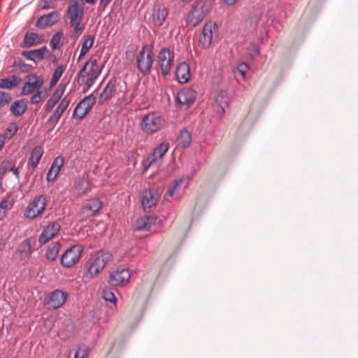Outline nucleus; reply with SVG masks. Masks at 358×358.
<instances>
[{"instance_id":"obj_1","label":"nucleus","mask_w":358,"mask_h":358,"mask_svg":"<svg viewBox=\"0 0 358 358\" xmlns=\"http://www.w3.org/2000/svg\"><path fill=\"white\" fill-rule=\"evenodd\" d=\"M101 68L98 65L96 59L91 58L85 63L78 73V79H82L85 85L90 87L98 78L101 73Z\"/></svg>"},{"instance_id":"obj_2","label":"nucleus","mask_w":358,"mask_h":358,"mask_svg":"<svg viewBox=\"0 0 358 358\" xmlns=\"http://www.w3.org/2000/svg\"><path fill=\"white\" fill-rule=\"evenodd\" d=\"M47 206V196L41 194L30 201L23 212V216L27 220H34L41 215Z\"/></svg>"},{"instance_id":"obj_3","label":"nucleus","mask_w":358,"mask_h":358,"mask_svg":"<svg viewBox=\"0 0 358 358\" xmlns=\"http://www.w3.org/2000/svg\"><path fill=\"white\" fill-rule=\"evenodd\" d=\"M111 258L112 255L108 252L101 251L97 252L89 265L88 269L85 273V277L89 279L94 278L105 268Z\"/></svg>"},{"instance_id":"obj_4","label":"nucleus","mask_w":358,"mask_h":358,"mask_svg":"<svg viewBox=\"0 0 358 358\" xmlns=\"http://www.w3.org/2000/svg\"><path fill=\"white\" fill-rule=\"evenodd\" d=\"M210 4L208 0H199L187 16V22L195 27L199 24L208 14Z\"/></svg>"},{"instance_id":"obj_5","label":"nucleus","mask_w":358,"mask_h":358,"mask_svg":"<svg viewBox=\"0 0 358 358\" xmlns=\"http://www.w3.org/2000/svg\"><path fill=\"white\" fill-rule=\"evenodd\" d=\"M165 119L156 113L145 115L141 121L142 130L147 134H153L161 130L165 125Z\"/></svg>"},{"instance_id":"obj_6","label":"nucleus","mask_w":358,"mask_h":358,"mask_svg":"<svg viewBox=\"0 0 358 358\" xmlns=\"http://www.w3.org/2000/svg\"><path fill=\"white\" fill-rule=\"evenodd\" d=\"M138 69L143 74H148L153 64V52L152 48L145 45L141 50L136 57Z\"/></svg>"},{"instance_id":"obj_7","label":"nucleus","mask_w":358,"mask_h":358,"mask_svg":"<svg viewBox=\"0 0 358 358\" xmlns=\"http://www.w3.org/2000/svg\"><path fill=\"white\" fill-rule=\"evenodd\" d=\"M157 59L163 75L169 74L174 65L173 52L166 48H162L158 54Z\"/></svg>"},{"instance_id":"obj_8","label":"nucleus","mask_w":358,"mask_h":358,"mask_svg":"<svg viewBox=\"0 0 358 358\" xmlns=\"http://www.w3.org/2000/svg\"><path fill=\"white\" fill-rule=\"evenodd\" d=\"M27 82L24 84L21 94L26 96L41 90L44 84V78L36 74H30L27 77Z\"/></svg>"},{"instance_id":"obj_9","label":"nucleus","mask_w":358,"mask_h":358,"mask_svg":"<svg viewBox=\"0 0 358 358\" xmlns=\"http://www.w3.org/2000/svg\"><path fill=\"white\" fill-rule=\"evenodd\" d=\"M83 248L80 245H75L68 248L62 256V264L66 268L74 266L80 259Z\"/></svg>"},{"instance_id":"obj_10","label":"nucleus","mask_w":358,"mask_h":358,"mask_svg":"<svg viewBox=\"0 0 358 358\" xmlns=\"http://www.w3.org/2000/svg\"><path fill=\"white\" fill-rule=\"evenodd\" d=\"M217 34V27L215 23L210 21L205 24L202 35L199 38V43L204 48L210 47L213 39Z\"/></svg>"},{"instance_id":"obj_11","label":"nucleus","mask_w":358,"mask_h":358,"mask_svg":"<svg viewBox=\"0 0 358 358\" xmlns=\"http://www.w3.org/2000/svg\"><path fill=\"white\" fill-rule=\"evenodd\" d=\"M170 147L169 143L164 141L156 147L152 154L149 156L144 164V169L147 170L150 166L158 164Z\"/></svg>"},{"instance_id":"obj_12","label":"nucleus","mask_w":358,"mask_h":358,"mask_svg":"<svg viewBox=\"0 0 358 358\" xmlns=\"http://www.w3.org/2000/svg\"><path fill=\"white\" fill-rule=\"evenodd\" d=\"M94 102L95 97L92 94L84 97L76 106L73 111V117L80 120L84 118L94 104Z\"/></svg>"},{"instance_id":"obj_13","label":"nucleus","mask_w":358,"mask_h":358,"mask_svg":"<svg viewBox=\"0 0 358 358\" xmlns=\"http://www.w3.org/2000/svg\"><path fill=\"white\" fill-rule=\"evenodd\" d=\"M160 195L161 192L155 189L143 190L141 193V201L143 209L147 210L155 206Z\"/></svg>"},{"instance_id":"obj_14","label":"nucleus","mask_w":358,"mask_h":358,"mask_svg":"<svg viewBox=\"0 0 358 358\" xmlns=\"http://www.w3.org/2000/svg\"><path fill=\"white\" fill-rule=\"evenodd\" d=\"M71 101V97L69 94L65 95L59 103L57 108L53 111L48 120V123L52 127H55L63 115L65 110L68 108Z\"/></svg>"},{"instance_id":"obj_15","label":"nucleus","mask_w":358,"mask_h":358,"mask_svg":"<svg viewBox=\"0 0 358 358\" xmlns=\"http://www.w3.org/2000/svg\"><path fill=\"white\" fill-rule=\"evenodd\" d=\"M101 201L97 198H92L84 201L80 210V214L83 218L94 216L101 208Z\"/></svg>"},{"instance_id":"obj_16","label":"nucleus","mask_w":358,"mask_h":358,"mask_svg":"<svg viewBox=\"0 0 358 358\" xmlns=\"http://www.w3.org/2000/svg\"><path fill=\"white\" fill-rule=\"evenodd\" d=\"M122 87L123 85L120 82L110 80L101 93L100 100L104 101L117 95L122 92Z\"/></svg>"},{"instance_id":"obj_17","label":"nucleus","mask_w":358,"mask_h":358,"mask_svg":"<svg viewBox=\"0 0 358 358\" xmlns=\"http://www.w3.org/2000/svg\"><path fill=\"white\" fill-rule=\"evenodd\" d=\"M60 224L57 222H52L48 224L39 236L38 241L41 244H45L53 238L60 230Z\"/></svg>"},{"instance_id":"obj_18","label":"nucleus","mask_w":358,"mask_h":358,"mask_svg":"<svg viewBox=\"0 0 358 358\" xmlns=\"http://www.w3.org/2000/svg\"><path fill=\"white\" fill-rule=\"evenodd\" d=\"M131 278L130 271L127 268H118L110 273V283L120 286L127 283Z\"/></svg>"},{"instance_id":"obj_19","label":"nucleus","mask_w":358,"mask_h":358,"mask_svg":"<svg viewBox=\"0 0 358 358\" xmlns=\"http://www.w3.org/2000/svg\"><path fill=\"white\" fill-rule=\"evenodd\" d=\"M196 95V93L194 90L184 88L178 93L177 101L185 108H188L194 102Z\"/></svg>"},{"instance_id":"obj_20","label":"nucleus","mask_w":358,"mask_h":358,"mask_svg":"<svg viewBox=\"0 0 358 358\" xmlns=\"http://www.w3.org/2000/svg\"><path fill=\"white\" fill-rule=\"evenodd\" d=\"M66 299V294L65 292L61 290H55L49 295L48 305L49 308H58L63 305Z\"/></svg>"},{"instance_id":"obj_21","label":"nucleus","mask_w":358,"mask_h":358,"mask_svg":"<svg viewBox=\"0 0 358 358\" xmlns=\"http://www.w3.org/2000/svg\"><path fill=\"white\" fill-rule=\"evenodd\" d=\"M82 0H71L68 8V16L70 20L83 19L84 11L80 5Z\"/></svg>"},{"instance_id":"obj_22","label":"nucleus","mask_w":358,"mask_h":358,"mask_svg":"<svg viewBox=\"0 0 358 358\" xmlns=\"http://www.w3.org/2000/svg\"><path fill=\"white\" fill-rule=\"evenodd\" d=\"M64 159L62 156H58L53 161L50 169L47 173V180L48 182L54 181L59 175L62 167L64 166Z\"/></svg>"},{"instance_id":"obj_23","label":"nucleus","mask_w":358,"mask_h":358,"mask_svg":"<svg viewBox=\"0 0 358 358\" xmlns=\"http://www.w3.org/2000/svg\"><path fill=\"white\" fill-rule=\"evenodd\" d=\"M157 217L152 215L141 217L135 223V231H149L155 224Z\"/></svg>"},{"instance_id":"obj_24","label":"nucleus","mask_w":358,"mask_h":358,"mask_svg":"<svg viewBox=\"0 0 358 358\" xmlns=\"http://www.w3.org/2000/svg\"><path fill=\"white\" fill-rule=\"evenodd\" d=\"M59 17L58 13L52 12L38 18L36 21V25L41 29L50 27L56 24L59 20Z\"/></svg>"},{"instance_id":"obj_25","label":"nucleus","mask_w":358,"mask_h":358,"mask_svg":"<svg viewBox=\"0 0 358 358\" xmlns=\"http://www.w3.org/2000/svg\"><path fill=\"white\" fill-rule=\"evenodd\" d=\"M49 54V50L46 46H43L41 48L24 51L22 52V55L24 56L27 59L35 61L42 60L45 58Z\"/></svg>"},{"instance_id":"obj_26","label":"nucleus","mask_w":358,"mask_h":358,"mask_svg":"<svg viewBox=\"0 0 358 358\" xmlns=\"http://www.w3.org/2000/svg\"><path fill=\"white\" fill-rule=\"evenodd\" d=\"M176 76L179 83H186L190 78L189 65L185 62L180 63L177 66Z\"/></svg>"},{"instance_id":"obj_27","label":"nucleus","mask_w":358,"mask_h":358,"mask_svg":"<svg viewBox=\"0 0 358 358\" xmlns=\"http://www.w3.org/2000/svg\"><path fill=\"white\" fill-rule=\"evenodd\" d=\"M168 15V11L165 6L159 5L153 14V23L156 26H162Z\"/></svg>"},{"instance_id":"obj_28","label":"nucleus","mask_w":358,"mask_h":358,"mask_svg":"<svg viewBox=\"0 0 358 358\" xmlns=\"http://www.w3.org/2000/svg\"><path fill=\"white\" fill-rule=\"evenodd\" d=\"M10 111L16 117L22 115L27 109V104L24 99L15 101L10 105Z\"/></svg>"},{"instance_id":"obj_29","label":"nucleus","mask_w":358,"mask_h":358,"mask_svg":"<svg viewBox=\"0 0 358 358\" xmlns=\"http://www.w3.org/2000/svg\"><path fill=\"white\" fill-rule=\"evenodd\" d=\"M74 189L78 195H83L88 191L89 183L84 177H78L75 180Z\"/></svg>"},{"instance_id":"obj_30","label":"nucleus","mask_w":358,"mask_h":358,"mask_svg":"<svg viewBox=\"0 0 358 358\" xmlns=\"http://www.w3.org/2000/svg\"><path fill=\"white\" fill-rule=\"evenodd\" d=\"M21 81V78L16 76L5 78L0 81V88L2 89H13L17 86Z\"/></svg>"},{"instance_id":"obj_31","label":"nucleus","mask_w":358,"mask_h":358,"mask_svg":"<svg viewBox=\"0 0 358 358\" xmlns=\"http://www.w3.org/2000/svg\"><path fill=\"white\" fill-rule=\"evenodd\" d=\"M230 101L229 94L227 91L222 90L219 92L216 98V103L220 107L222 113H224L225 108Z\"/></svg>"},{"instance_id":"obj_32","label":"nucleus","mask_w":358,"mask_h":358,"mask_svg":"<svg viewBox=\"0 0 358 358\" xmlns=\"http://www.w3.org/2000/svg\"><path fill=\"white\" fill-rule=\"evenodd\" d=\"M192 141L191 134L186 129L182 130L178 137V146L186 148L189 146Z\"/></svg>"},{"instance_id":"obj_33","label":"nucleus","mask_w":358,"mask_h":358,"mask_svg":"<svg viewBox=\"0 0 358 358\" xmlns=\"http://www.w3.org/2000/svg\"><path fill=\"white\" fill-rule=\"evenodd\" d=\"M41 37L36 33H27L24 36V43L25 47H31L41 42Z\"/></svg>"},{"instance_id":"obj_34","label":"nucleus","mask_w":358,"mask_h":358,"mask_svg":"<svg viewBox=\"0 0 358 358\" xmlns=\"http://www.w3.org/2000/svg\"><path fill=\"white\" fill-rule=\"evenodd\" d=\"M43 149L40 146L34 148L31 152V157L29 158V164L32 167H36L39 163L41 157L43 155Z\"/></svg>"},{"instance_id":"obj_35","label":"nucleus","mask_w":358,"mask_h":358,"mask_svg":"<svg viewBox=\"0 0 358 358\" xmlns=\"http://www.w3.org/2000/svg\"><path fill=\"white\" fill-rule=\"evenodd\" d=\"M60 244L58 242H54L49 245L47 252L46 257L50 260H55L57 255L60 250Z\"/></svg>"},{"instance_id":"obj_36","label":"nucleus","mask_w":358,"mask_h":358,"mask_svg":"<svg viewBox=\"0 0 358 358\" xmlns=\"http://www.w3.org/2000/svg\"><path fill=\"white\" fill-rule=\"evenodd\" d=\"M13 202L11 199H3L0 203V221L7 215L8 211L12 208Z\"/></svg>"},{"instance_id":"obj_37","label":"nucleus","mask_w":358,"mask_h":358,"mask_svg":"<svg viewBox=\"0 0 358 358\" xmlns=\"http://www.w3.org/2000/svg\"><path fill=\"white\" fill-rule=\"evenodd\" d=\"M83 19L70 20L71 27L73 29V35L79 36L85 28V24L82 23Z\"/></svg>"},{"instance_id":"obj_38","label":"nucleus","mask_w":358,"mask_h":358,"mask_svg":"<svg viewBox=\"0 0 358 358\" xmlns=\"http://www.w3.org/2000/svg\"><path fill=\"white\" fill-rule=\"evenodd\" d=\"M66 69L65 66L59 65L55 70L52 78L50 82V87L52 88L56 85L62 76L63 75L64 71Z\"/></svg>"},{"instance_id":"obj_39","label":"nucleus","mask_w":358,"mask_h":358,"mask_svg":"<svg viewBox=\"0 0 358 358\" xmlns=\"http://www.w3.org/2000/svg\"><path fill=\"white\" fill-rule=\"evenodd\" d=\"M65 89H66V85H59L57 87L55 91L52 93V94L50 96L49 99L51 100L56 105V103L62 97V96L64 93Z\"/></svg>"},{"instance_id":"obj_40","label":"nucleus","mask_w":358,"mask_h":358,"mask_svg":"<svg viewBox=\"0 0 358 358\" xmlns=\"http://www.w3.org/2000/svg\"><path fill=\"white\" fill-rule=\"evenodd\" d=\"M65 89H66V85H59L57 87L55 91L52 93V94L50 96L49 99L51 100L56 105V103L62 97V96L64 93Z\"/></svg>"},{"instance_id":"obj_41","label":"nucleus","mask_w":358,"mask_h":358,"mask_svg":"<svg viewBox=\"0 0 358 358\" xmlns=\"http://www.w3.org/2000/svg\"><path fill=\"white\" fill-rule=\"evenodd\" d=\"M94 41V37L92 35H87L85 37V40L82 44V53L87 54L90 49L92 47Z\"/></svg>"},{"instance_id":"obj_42","label":"nucleus","mask_w":358,"mask_h":358,"mask_svg":"<svg viewBox=\"0 0 358 358\" xmlns=\"http://www.w3.org/2000/svg\"><path fill=\"white\" fill-rule=\"evenodd\" d=\"M102 297L106 301L111 302L116 306L117 299L115 294L110 289H105L103 291Z\"/></svg>"},{"instance_id":"obj_43","label":"nucleus","mask_w":358,"mask_h":358,"mask_svg":"<svg viewBox=\"0 0 358 358\" xmlns=\"http://www.w3.org/2000/svg\"><path fill=\"white\" fill-rule=\"evenodd\" d=\"M182 181H183V178H179L175 181V183L173 186L170 187V188L168 190L167 194L165 195V199L167 201L169 200V196L171 197L175 194L176 191L180 186Z\"/></svg>"},{"instance_id":"obj_44","label":"nucleus","mask_w":358,"mask_h":358,"mask_svg":"<svg viewBox=\"0 0 358 358\" xmlns=\"http://www.w3.org/2000/svg\"><path fill=\"white\" fill-rule=\"evenodd\" d=\"M62 36H63L62 33L59 32V31L55 33L53 35V36L50 41V45L53 50H56L59 48V45L60 43Z\"/></svg>"},{"instance_id":"obj_45","label":"nucleus","mask_w":358,"mask_h":358,"mask_svg":"<svg viewBox=\"0 0 358 358\" xmlns=\"http://www.w3.org/2000/svg\"><path fill=\"white\" fill-rule=\"evenodd\" d=\"M13 164L10 161L3 162L0 166V176L3 177L8 171L12 169Z\"/></svg>"},{"instance_id":"obj_46","label":"nucleus","mask_w":358,"mask_h":358,"mask_svg":"<svg viewBox=\"0 0 358 358\" xmlns=\"http://www.w3.org/2000/svg\"><path fill=\"white\" fill-rule=\"evenodd\" d=\"M44 99V96L43 95L42 90H38V92H34L30 99V103L31 104H36L40 102H41Z\"/></svg>"},{"instance_id":"obj_47","label":"nucleus","mask_w":358,"mask_h":358,"mask_svg":"<svg viewBox=\"0 0 358 358\" xmlns=\"http://www.w3.org/2000/svg\"><path fill=\"white\" fill-rule=\"evenodd\" d=\"M17 129L18 127L15 122L10 123L6 129V136L11 138L17 133Z\"/></svg>"},{"instance_id":"obj_48","label":"nucleus","mask_w":358,"mask_h":358,"mask_svg":"<svg viewBox=\"0 0 358 358\" xmlns=\"http://www.w3.org/2000/svg\"><path fill=\"white\" fill-rule=\"evenodd\" d=\"M31 250L30 242L28 240H25L21 243L19 246V251L21 253H29Z\"/></svg>"},{"instance_id":"obj_49","label":"nucleus","mask_w":358,"mask_h":358,"mask_svg":"<svg viewBox=\"0 0 358 358\" xmlns=\"http://www.w3.org/2000/svg\"><path fill=\"white\" fill-rule=\"evenodd\" d=\"M74 358H87V351L85 346L80 347L75 353Z\"/></svg>"},{"instance_id":"obj_50","label":"nucleus","mask_w":358,"mask_h":358,"mask_svg":"<svg viewBox=\"0 0 358 358\" xmlns=\"http://www.w3.org/2000/svg\"><path fill=\"white\" fill-rule=\"evenodd\" d=\"M248 69V65L244 62L240 63L237 66V71L243 76V78H245Z\"/></svg>"},{"instance_id":"obj_51","label":"nucleus","mask_w":358,"mask_h":358,"mask_svg":"<svg viewBox=\"0 0 358 358\" xmlns=\"http://www.w3.org/2000/svg\"><path fill=\"white\" fill-rule=\"evenodd\" d=\"M10 100V96L9 94L0 92V106H3L8 103Z\"/></svg>"},{"instance_id":"obj_52","label":"nucleus","mask_w":358,"mask_h":358,"mask_svg":"<svg viewBox=\"0 0 358 358\" xmlns=\"http://www.w3.org/2000/svg\"><path fill=\"white\" fill-rule=\"evenodd\" d=\"M44 4L42 6L43 9H49L55 8V0H43Z\"/></svg>"},{"instance_id":"obj_53","label":"nucleus","mask_w":358,"mask_h":358,"mask_svg":"<svg viewBox=\"0 0 358 358\" xmlns=\"http://www.w3.org/2000/svg\"><path fill=\"white\" fill-rule=\"evenodd\" d=\"M55 104L48 99L44 106V109L45 111L49 112L55 107Z\"/></svg>"},{"instance_id":"obj_54","label":"nucleus","mask_w":358,"mask_h":358,"mask_svg":"<svg viewBox=\"0 0 358 358\" xmlns=\"http://www.w3.org/2000/svg\"><path fill=\"white\" fill-rule=\"evenodd\" d=\"M6 136L3 134H0V150L3 147L5 142H6Z\"/></svg>"},{"instance_id":"obj_55","label":"nucleus","mask_w":358,"mask_h":358,"mask_svg":"<svg viewBox=\"0 0 358 358\" xmlns=\"http://www.w3.org/2000/svg\"><path fill=\"white\" fill-rule=\"evenodd\" d=\"M10 171H12L13 173V174L16 176L17 178H19L20 171H19L18 169H16L13 166L12 169H10Z\"/></svg>"},{"instance_id":"obj_56","label":"nucleus","mask_w":358,"mask_h":358,"mask_svg":"<svg viewBox=\"0 0 358 358\" xmlns=\"http://www.w3.org/2000/svg\"><path fill=\"white\" fill-rule=\"evenodd\" d=\"M225 4L228 6H233L238 0H222Z\"/></svg>"},{"instance_id":"obj_57","label":"nucleus","mask_w":358,"mask_h":358,"mask_svg":"<svg viewBox=\"0 0 358 358\" xmlns=\"http://www.w3.org/2000/svg\"><path fill=\"white\" fill-rule=\"evenodd\" d=\"M111 0H101L100 3L101 5L106 6L107 5Z\"/></svg>"},{"instance_id":"obj_58","label":"nucleus","mask_w":358,"mask_h":358,"mask_svg":"<svg viewBox=\"0 0 358 358\" xmlns=\"http://www.w3.org/2000/svg\"><path fill=\"white\" fill-rule=\"evenodd\" d=\"M86 3L93 4L95 3L96 0H85Z\"/></svg>"},{"instance_id":"obj_59","label":"nucleus","mask_w":358,"mask_h":358,"mask_svg":"<svg viewBox=\"0 0 358 358\" xmlns=\"http://www.w3.org/2000/svg\"><path fill=\"white\" fill-rule=\"evenodd\" d=\"M86 54H83L82 53V50H80V55L78 57V60H80L83 56H85Z\"/></svg>"},{"instance_id":"obj_60","label":"nucleus","mask_w":358,"mask_h":358,"mask_svg":"<svg viewBox=\"0 0 358 358\" xmlns=\"http://www.w3.org/2000/svg\"><path fill=\"white\" fill-rule=\"evenodd\" d=\"M192 1V0H181V1L185 3H188L191 2Z\"/></svg>"},{"instance_id":"obj_61","label":"nucleus","mask_w":358,"mask_h":358,"mask_svg":"<svg viewBox=\"0 0 358 358\" xmlns=\"http://www.w3.org/2000/svg\"><path fill=\"white\" fill-rule=\"evenodd\" d=\"M0 358H2V357H0Z\"/></svg>"}]
</instances>
